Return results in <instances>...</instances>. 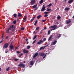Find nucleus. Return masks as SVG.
<instances>
[{
  "instance_id": "1",
  "label": "nucleus",
  "mask_w": 74,
  "mask_h": 74,
  "mask_svg": "<svg viewBox=\"0 0 74 74\" xmlns=\"http://www.w3.org/2000/svg\"><path fill=\"white\" fill-rule=\"evenodd\" d=\"M8 28L12 30V31H14L15 29V26L14 25H12L10 26V27L9 28Z\"/></svg>"
},
{
  "instance_id": "2",
  "label": "nucleus",
  "mask_w": 74,
  "mask_h": 74,
  "mask_svg": "<svg viewBox=\"0 0 74 74\" xmlns=\"http://www.w3.org/2000/svg\"><path fill=\"white\" fill-rule=\"evenodd\" d=\"M50 27L51 28H53V29H51V31H52L53 30H55L57 28V26L56 25H54L53 26H51Z\"/></svg>"
},
{
  "instance_id": "3",
  "label": "nucleus",
  "mask_w": 74,
  "mask_h": 74,
  "mask_svg": "<svg viewBox=\"0 0 74 74\" xmlns=\"http://www.w3.org/2000/svg\"><path fill=\"white\" fill-rule=\"evenodd\" d=\"M36 3V1L35 0H32L30 2L31 5H33L35 4Z\"/></svg>"
},
{
  "instance_id": "4",
  "label": "nucleus",
  "mask_w": 74,
  "mask_h": 74,
  "mask_svg": "<svg viewBox=\"0 0 74 74\" xmlns=\"http://www.w3.org/2000/svg\"><path fill=\"white\" fill-rule=\"evenodd\" d=\"M8 43H6L4 45V46H3V48L4 49H6L8 47Z\"/></svg>"
},
{
  "instance_id": "5",
  "label": "nucleus",
  "mask_w": 74,
  "mask_h": 74,
  "mask_svg": "<svg viewBox=\"0 0 74 74\" xmlns=\"http://www.w3.org/2000/svg\"><path fill=\"white\" fill-rule=\"evenodd\" d=\"M23 52L25 54H27L29 53V50L24 49H23Z\"/></svg>"
},
{
  "instance_id": "6",
  "label": "nucleus",
  "mask_w": 74,
  "mask_h": 74,
  "mask_svg": "<svg viewBox=\"0 0 74 74\" xmlns=\"http://www.w3.org/2000/svg\"><path fill=\"white\" fill-rule=\"evenodd\" d=\"M45 5H43L42 8V9H41V11H45Z\"/></svg>"
},
{
  "instance_id": "7",
  "label": "nucleus",
  "mask_w": 74,
  "mask_h": 74,
  "mask_svg": "<svg viewBox=\"0 0 74 74\" xmlns=\"http://www.w3.org/2000/svg\"><path fill=\"white\" fill-rule=\"evenodd\" d=\"M27 16L26 15L24 16V18H23V22H25L27 20Z\"/></svg>"
},
{
  "instance_id": "8",
  "label": "nucleus",
  "mask_w": 74,
  "mask_h": 74,
  "mask_svg": "<svg viewBox=\"0 0 74 74\" xmlns=\"http://www.w3.org/2000/svg\"><path fill=\"white\" fill-rule=\"evenodd\" d=\"M18 66H20V67H25V65L23 64H19L18 65Z\"/></svg>"
},
{
  "instance_id": "9",
  "label": "nucleus",
  "mask_w": 74,
  "mask_h": 74,
  "mask_svg": "<svg viewBox=\"0 0 74 74\" xmlns=\"http://www.w3.org/2000/svg\"><path fill=\"white\" fill-rule=\"evenodd\" d=\"M40 42H37L38 45H40L41 44V43H43L44 42L43 41L40 40L39 41Z\"/></svg>"
},
{
  "instance_id": "10",
  "label": "nucleus",
  "mask_w": 74,
  "mask_h": 74,
  "mask_svg": "<svg viewBox=\"0 0 74 74\" xmlns=\"http://www.w3.org/2000/svg\"><path fill=\"white\" fill-rule=\"evenodd\" d=\"M38 55V53L37 52L36 53H35V54L33 56V58H36Z\"/></svg>"
},
{
  "instance_id": "11",
  "label": "nucleus",
  "mask_w": 74,
  "mask_h": 74,
  "mask_svg": "<svg viewBox=\"0 0 74 74\" xmlns=\"http://www.w3.org/2000/svg\"><path fill=\"white\" fill-rule=\"evenodd\" d=\"M11 30V29H9V28H7V29H6V33H8V34L10 33V32L9 31L10 30Z\"/></svg>"
},
{
  "instance_id": "12",
  "label": "nucleus",
  "mask_w": 74,
  "mask_h": 74,
  "mask_svg": "<svg viewBox=\"0 0 74 74\" xmlns=\"http://www.w3.org/2000/svg\"><path fill=\"white\" fill-rule=\"evenodd\" d=\"M30 64L31 65L33 66L34 64V62L33 61H31L30 62Z\"/></svg>"
},
{
  "instance_id": "13",
  "label": "nucleus",
  "mask_w": 74,
  "mask_h": 74,
  "mask_svg": "<svg viewBox=\"0 0 74 74\" xmlns=\"http://www.w3.org/2000/svg\"><path fill=\"white\" fill-rule=\"evenodd\" d=\"M18 17H21L22 16V14H21V13H18Z\"/></svg>"
},
{
  "instance_id": "14",
  "label": "nucleus",
  "mask_w": 74,
  "mask_h": 74,
  "mask_svg": "<svg viewBox=\"0 0 74 74\" xmlns=\"http://www.w3.org/2000/svg\"><path fill=\"white\" fill-rule=\"evenodd\" d=\"M61 36V34H60L59 35H57L56 36V38L58 39Z\"/></svg>"
},
{
  "instance_id": "15",
  "label": "nucleus",
  "mask_w": 74,
  "mask_h": 74,
  "mask_svg": "<svg viewBox=\"0 0 74 74\" xmlns=\"http://www.w3.org/2000/svg\"><path fill=\"white\" fill-rule=\"evenodd\" d=\"M42 17V15H40L38 16H37L36 18L37 19H39Z\"/></svg>"
},
{
  "instance_id": "16",
  "label": "nucleus",
  "mask_w": 74,
  "mask_h": 74,
  "mask_svg": "<svg viewBox=\"0 0 74 74\" xmlns=\"http://www.w3.org/2000/svg\"><path fill=\"white\" fill-rule=\"evenodd\" d=\"M71 20H68L66 21V23L67 24H69L70 23H71Z\"/></svg>"
},
{
  "instance_id": "17",
  "label": "nucleus",
  "mask_w": 74,
  "mask_h": 74,
  "mask_svg": "<svg viewBox=\"0 0 74 74\" xmlns=\"http://www.w3.org/2000/svg\"><path fill=\"white\" fill-rule=\"evenodd\" d=\"M10 49L12 50L14 48V46L12 45H10Z\"/></svg>"
},
{
  "instance_id": "18",
  "label": "nucleus",
  "mask_w": 74,
  "mask_h": 74,
  "mask_svg": "<svg viewBox=\"0 0 74 74\" xmlns=\"http://www.w3.org/2000/svg\"><path fill=\"white\" fill-rule=\"evenodd\" d=\"M35 17H36V16H34V17L31 20H30L31 22H32V21H33L34 20V19H35Z\"/></svg>"
},
{
  "instance_id": "19",
  "label": "nucleus",
  "mask_w": 74,
  "mask_h": 74,
  "mask_svg": "<svg viewBox=\"0 0 74 74\" xmlns=\"http://www.w3.org/2000/svg\"><path fill=\"white\" fill-rule=\"evenodd\" d=\"M73 0H69V1H68V2L69 3H72L73 2Z\"/></svg>"
},
{
  "instance_id": "20",
  "label": "nucleus",
  "mask_w": 74,
  "mask_h": 74,
  "mask_svg": "<svg viewBox=\"0 0 74 74\" xmlns=\"http://www.w3.org/2000/svg\"><path fill=\"white\" fill-rule=\"evenodd\" d=\"M37 4L35 5H34L32 6V8L34 9V8H36L37 6Z\"/></svg>"
},
{
  "instance_id": "21",
  "label": "nucleus",
  "mask_w": 74,
  "mask_h": 74,
  "mask_svg": "<svg viewBox=\"0 0 74 74\" xmlns=\"http://www.w3.org/2000/svg\"><path fill=\"white\" fill-rule=\"evenodd\" d=\"M13 16L15 18H16L17 16V14H13Z\"/></svg>"
},
{
  "instance_id": "22",
  "label": "nucleus",
  "mask_w": 74,
  "mask_h": 74,
  "mask_svg": "<svg viewBox=\"0 0 74 74\" xmlns=\"http://www.w3.org/2000/svg\"><path fill=\"white\" fill-rule=\"evenodd\" d=\"M70 9L69 8H66L65 9V10L66 11H69Z\"/></svg>"
},
{
  "instance_id": "23",
  "label": "nucleus",
  "mask_w": 74,
  "mask_h": 74,
  "mask_svg": "<svg viewBox=\"0 0 74 74\" xmlns=\"http://www.w3.org/2000/svg\"><path fill=\"white\" fill-rule=\"evenodd\" d=\"M57 42V41L56 40L55 41H54V42H53V45H54L56 44V43Z\"/></svg>"
},
{
  "instance_id": "24",
  "label": "nucleus",
  "mask_w": 74,
  "mask_h": 74,
  "mask_svg": "<svg viewBox=\"0 0 74 74\" xmlns=\"http://www.w3.org/2000/svg\"><path fill=\"white\" fill-rule=\"evenodd\" d=\"M45 53H41L40 54V56H43L45 55Z\"/></svg>"
},
{
  "instance_id": "25",
  "label": "nucleus",
  "mask_w": 74,
  "mask_h": 74,
  "mask_svg": "<svg viewBox=\"0 0 74 74\" xmlns=\"http://www.w3.org/2000/svg\"><path fill=\"white\" fill-rule=\"evenodd\" d=\"M10 67H8V68L6 69V71H8L9 70H10Z\"/></svg>"
},
{
  "instance_id": "26",
  "label": "nucleus",
  "mask_w": 74,
  "mask_h": 74,
  "mask_svg": "<svg viewBox=\"0 0 74 74\" xmlns=\"http://www.w3.org/2000/svg\"><path fill=\"white\" fill-rule=\"evenodd\" d=\"M52 35H51L50 37H49V38L48 39V41L50 40H51V38H52Z\"/></svg>"
},
{
  "instance_id": "27",
  "label": "nucleus",
  "mask_w": 74,
  "mask_h": 74,
  "mask_svg": "<svg viewBox=\"0 0 74 74\" xmlns=\"http://www.w3.org/2000/svg\"><path fill=\"white\" fill-rule=\"evenodd\" d=\"M50 33H51V31L50 30H49L47 32V35H50Z\"/></svg>"
},
{
  "instance_id": "28",
  "label": "nucleus",
  "mask_w": 74,
  "mask_h": 74,
  "mask_svg": "<svg viewBox=\"0 0 74 74\" xmlns=\"http://www.w3.org/2000/svg\"><path fill=\"white\" fill-rule=\"evenodd\" d=\"M40 3L42 4L43 3V0H41L40 1Z\"/></svg>"
},
{
  "instance_id": "29",
  "label": "nucleus",
  "mask_w": 74,
  "mask_h": 74,
  "mask_svg": "<svg viewBox=\"0 0 74 74\" xmlns=\"http://www.w3.org/2000/svg\"><path fill=\"white\" fill-rule=\"evenodd\" d=\"M52 6V3H49V5H47V7H51Z\"/></svg>"
},
{
  "instance_id": "30",
  "label": "nucleus",
  "mask_w": 74,
  "mask_h": 74,
  "mask_svg": "<svg viewBox=\"0 0 74 74\" xmlns=\"http://www.w3.org/2000/svg\"><path fill=\"white\" fill-rule=\"evenodd\" d=\"M3 36H4V34H2V37H1L2 40H3L4 39V38H3Z\"/></svg>"
},
{
  "instance_id": "31",
  "label": "nucleus",
  "mask_w": 74,
  "mask_h": 74,
  "mask_svg": "<svg viewBox=\"0 0 74 74\" xmlns=\"http://www.w3.org/2000/svg\"><path fill=\"white\" fill-rule=\"evenodd\" d=\"M39 29V27H37L36 29V31H37V30H38Z\"/></svg>"
},
{
  "instance_id": "32",
  "label": "nucleus",
  "mask_w": 74,
  "mask_h": 74,
  "mask_svg": "<svg viewBox=\"0 0 74 74\" xmlns=\"http://www.w3.org/2000/svg\"><path fill=\"white\" fill-rule=\"evenodd\" d=\"M37 23V20H36L35 22L34 25H36Z\"/></svg>"
},
{
  "instance_id": "33",
  "label": "nucleus",
  "mask_w": 74,
  "mask_h": 74,
  "mask_svg": "<svg viewBox=\"0 0 74 74\" xmlns=\"http://www.w3.org/2000/svg\"><path fill=\"white\" fill-rule=\"evenodd\" d=\"M45 48V47H41L40 48V50H42V49H44Z\"/></svg>"
},
{
  "instance_id": "34",
  "label": "nucleus",
  "mask_w": 74,
  "mask_h": 74,
  "mask_svg": "<svg viewBox=\"0 0 74 74\" xmlns=\"http://www.w3.org/2000/svg\"><path fill=\"white\" fill-rule=\"evenodd\" d=\"M36 37H37L36 35L34 37L33 40H35V39L36 38Z\"/></svg>"
},
{
  "instance_id": "35",
  "label": "nucleus",
  "mask_w": 74,
  "mask_h": 74,
  "mask_svg": "<svg viewBox=\"0 0 74 74\" xmlns=\"http://www.w3.org/2000/svg\"><path fill=\"white\" fill-rule=\"evenodd\" d=\"M47 12H50L51 11V9H49L47 10Z\"/></svg>"
},
{
  "instance_id": "36",
  "label": "nucleus",
  "mask_w": 74,
  "mask_h": 74,
  "mask_svg": "<svg viewBox=\"0 0 74 74\" xmlns=\"http://www.w3.org/2000/svg\"><path fill=\"white\" fill-rule=\"evenodd\" d=\"M57 19H61V17L60 16L57 17Z\"/></svg>"
},
{
  "instance_id": "37",
  "label": "nucleus",
  "mask_w": 74,
  "mask_h": 74,
  "mask_svg": "<svg viewBox=\"0 0 74 74\" xmlns=\"http://www.w3.org/2000/svg\"><path fill=\"white\" fill-rule=\"evenodd\" d=\"M13 23H14V24H16V21H13Z\"/></svg>"
},
{
  "instance_id": "38",
  "label": "nucleus",
  "mask_w": 74,
  "mask_h": 74,
  "mask_svg": "<svg viewBox=\"0 0 74 74\" xmlns=\"http://www.w3.org/2000/svg\"><path fill=\"white\" fill-rule=\"evenodd\" d=\"M19 59H17V58H15L14 59V61H17Z\"/></svg>"
},
{
  "instance_id": "39",
  "label": "nucleus",
  "mask_w": 74,
  "mask_h": 74,
  "mask_svg": "<svg viewBox=\"0 0 74 74\" xmlns=\"http://www.w3.org/2000/svg\"><path fill=\"white\" fill-rule=\"evenodd\" d=\"M36 41V40H35L33 42V43H32V44L33 45L35 43Z\"/></svg>"
},
{
  "instance_id": "40",
  "label": "nucleus",
  "mask_w": 74,
  "mask_h": 74,
  "mask_svg": "<svg viewBox=\"0 0 74 74\" xmlns=\"http://www.w3.org/2000/svg\"><path fill=\"white\" fill-rule=\"evenodd\" d=\"M24 29H25V28H24V27L21 28V30H22L23 31Z\"/></svg>"
},
{
  "instance_id": "41",
  "label": "nucleus",
  "mask_w": 74,
  "mask_h": 74,
  "mask_svg": "<svg viewBox=\"0 0 74 74\" xmlns=\"http://www.w3.org/2000/svg\"><path fill=\"white\" fill-rule=\"evenodd\" d=\"M23 55V53L19 55V57H21V56L22 55Z\"/></svg>"
},
{
  "instance_id": "42",
  "label": "nucleus",
  "mask_w": 74,
  "mask_h": 74,
  "mask_svg": "<svg viewBox=\"0 0 74 74\" xmlns=\"http://www.w3.org/2000/svg\"><path fill=\"white\" fill-rule=\"evenodd\" d=\"M27 49H29V48H30V46H28L27 47Z\"/></svg>"
},
{
  "instance_id": "43",
  "label": "nucleus",
  "mask_w": 74,
  "mask_h": 74,
  "mask_svg": "<svg viewBox=\"0 0 74 74\" xmlns=\"http://www.w3.org/2000/svg\"><path fill=\"white\" fill-rule=\"evenodd\" d=\"M17 53L19 54L21 53V52L19 51H16Z\"/></svg>"
},
{
  "instance_id": "44",
  "label": "nucleus",
  "mask_w": 74,
  "mask_h": 74,
  "mask_svg": "<svg viewBox=\"0 0 74 74\" xmlns=\"http://www.w3.org/2000/svg\"><path fill=\"white\" fill-rule=\"evenodd\" d=\"M49 13V12H45V14H48Z\"/></svg>"
},
{
  "instance_id": "45",
  "label": "nucleus",
  "mask_w": 74,
  "mask_h": 74,
  "mask_svg": "<svg viewBox=\"0 0 74 74\" xmlns=\"http://www.w3.org/2000/svg\"><path fill=\"white\" fill-rule=\"evenodd\" d=\"M48 16V14H45V15L44 16L45 17H46L47 16Z\"/></svg>"
},
{
  "instance_id": "46",
  "label": "nucleus",
  "mask_w": 74,
  "mask_h": 74,
  "mask_svg": "<svg viewBox=\"0 0 74 74\" xmlns=\"http://www.w3.org/2000/svg\"><path fill=\"white\" fill-rule=\"evenodd\" d=\"M46 39L47 38H45L44 39H43V41H45Z\"/></svg>"
},
{
  "instance_id": "47",
  "label": "nucleus",
  "mask_w": 74,
  "mask_h": 74,
  "mask_svg": "<svg viewBox=\"0 0 74 74\" xmlns=\"http://www.w3.org/2000/svg\"><path fill=\"white\" fill-rule=\"evenodd\" d=\"M67 28V27L66 26H65V27H64V28L65 29H66Z\"/></svg>"
},
{
  "instance_id": "48",
  "label": "nucleus",
  "mask_w": 74,
  "mask_h": 74,
  "mask_svg": "<svg viewBox=\"0 0 74 74\" xmlns=\"http://www.w3.org/2000/svg\"><path fill=\"white\" fill-rule=\"evenodd\" d=\"M8 36H6V38H6V39L8 40Z\"/></svg>"
},
{
  "instance_id": "49",
  "label": "nucleus",
  "mask_w": 74,
  "mask_h": 74,
  "mask_svg": "<svg viewBox=\"0 0 74 74\" xmlns=\"http://www.w3.org/2000/svg\"><path fill=\"white\" fill-rule=\"evenodd\" d=\"M46 54L45 55V56H44V57H43V59H45V58L46 57Z\"/></svg>"
},
{
  "instance_id": "50",
  "label": "nucleus",
  "mask_w": 74,
  "mask_h": 74,
  "mask_svg": "<svg viewBox=\"0 0 74 74\" xmlns=\"http://www.w3.org/2000/svg\"><path fill=\"white\" fill-rule=\"evenodd\" d=\"M37 9H38V8L37 7H36V8H35V9L34 10H36Z\"/></svg>"
},
{
  "instance_id": "51",
  "label": "nucleus",
  "mask_w": 74,
  "mask_h": 74,
  "mask_svg": "<svg viewBox=\"0 0 74 74\" xmlns=\"http://www.w3.org/2000/svg\"><path fill=\"white\" fill-rule=\"evenodd\" d=\"M46 21V20H42V22H45Z\"/></svg>"
},
{
  "instance_id": "52",
  "label": "nucleus",
  "mask_w": 74,
  "mask_h": 74,
  "mask_svg": "<svg viewBox=\"0 0 74 74\" xmlns=\"http://www.w3.org/2000/svg\"><path fill=\"white\" fill-rule=\"evenodd\" d=\"M18 48V47H17L15 49V50H17Z\"/></svg>"
},
{
  "instance_id": "53",
  "label": "nucleus",
  "mask_w": 74,
  "mask_h": 74,
  "mask_svg": "<svg viewBox=\"0 0 74 74\" xmlns=\"http://www.w3.org/2000/svg\"><path fill=\"white\" fill-rule=\"evenodd\" d=\"M3 42V41H1V42H0V44L2 43Z\"/></svg>"
},
{
  "instance_id": "54",
  "label": "nucleus",
  "mask_w": 74,
  "mask_h": 74,
  "mask_svg": "<svg viewBox=\"0 0 74 74\" xmlns=\"http://www.w3.org/2000/svg\"><path fill=\"white\" fill-rule=\"evenodd\" d=\"M34 34H36V32L35 31H34Z\"/></svg>"
},
{
  "instance_id": "55",
  "label": "nucleus",
  "mask_w": 74,
  "mask_h": 74,
  "mask_svg": "<svg viewBox=\"0 0 74 74\" xmlns=\"http://www.w3.org/2000/svg\"><path fill=\"white\" fill-rule=\"evenodd\" d=\"M42 31H41V32H40V33H39L40 34H42Z\"/></svg>"
},
{
  "instance_id": "56",
  "label": "nucleus",
  "mask_w": 74,
  "mask_h": 74,
  "mask_svg": "<svg viewBox=\"0 0 74 74\" xmlns=\"http://www.w3.org/2000/svg\"><path fill=\"white\" fill-rule=\"evenodd\" d=\"M25 40H26V41H28V39H26Z\"/></svg>"
},
{
  "instance_id": "57",
  "label": "nucleus",
  "mask_w": 74,
  "mask_h": 74,
  "mask_svg": "<svg viewBox=\"0 0 74 74\" xmlns=\"http://www.w3.org/2000/svg\"><path fill=\"white\" fill-rule=\"evenodd\" d=\"M66 1H67V0H65L64 1H65V3H66Z\"/></svg>"
},
{
  "instance_id": "58",
  "label": "nucleus",
  "mask_w": 74,
  "mask_h": 74,
  "mask_svg": "<svg viewBox=\"0 0 74 74\" xmlns=\"http://www.w3.org/2000/svg\"><path fill=\"white\" fill-rule=\"evenodd\" d=\"M44 29H47V28L46 27L44 28Z\"/></svg>"
},
{
  "instance_id": "59",
  "label": "nucleus",
  "mask_w": 74,
  "mask_h": 74,
  "mask_svg": "<svg viewBox=\"0 0 74 74\" xmlns=\"http://www.w3.org/2000/svg\"><path fill=\"white\" fill-rule=\"evenodd\" d=\"M8 53V51H5V53Z\"/></svg>"
},
{
  "instance_id": "60",
  "label": "nucleus",
  "mask_w": 74,
  "mask_h": 74,
  "mask_svg": "<svg viewBox=\"0 0 74 74\" xmlns=\"http://www.w3.org/2000/svg\"><path fill=\"white\" fill-rule=\"evenodd\" d=\"M29 44V42H27V44Z\"/></svg>"
},
{
  "instance_id": "61",
  "label": "nucleus",
  "mask_w": 74,
  "mask_h": 74,
  "mask_svg": "<svg viewBox=\"0 0 74 74\" xmlns=\"http://www.w3.org/2000/svg\"><path fill=\"white\" fill-rule=\"evenodd\" d=\"M38 31H39V30H37V31H36L37 32H38Z\"/></svg>"
},
{
  "instance_id": "62",
  "label": "nucleus",
  "mask_w": 74,
  "mask_h": 74,
  "mask_svg": "<svg viewBox=\"0 0 74 74\" xmlns=\"http://www.w3.org/2000/svg\"><path fill=\"white\" fill-rule=\"evenodd\" d=\"M26 62H25V61H24V62H23V63H25Z\"/></svg>"
},
{
  "instance_id": "63",
  "label": "nucleus",
  "mask_w": 74,
  "mask_h": 74,
  "mask_svg": "<svg viewBox=\"0 0 74 74\" xmlns=\"http://www.w3.org/2000/svg\"><path fill=\"white\" fill-rule=\"evenodd\" d=\"M1 71V68L0 67V71Z\"/></svg>"
},
{
  "instance_id": "64",
  "label": "nucleus",
  "mask_w": 74,
  "mask_h": 74,
  "mask_svg": "<svg viewBox=\"0 0 74 74\" xmlns=\"http://www.w3.org/2000/svg\"><path fill=\"white\" fill-rule=\"evenodd\" d=\"M72 18H74V16H73L72 17Z\"/></svg>"
}]
</instances>
